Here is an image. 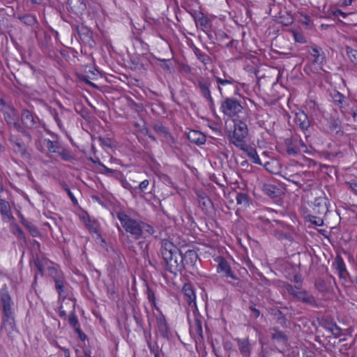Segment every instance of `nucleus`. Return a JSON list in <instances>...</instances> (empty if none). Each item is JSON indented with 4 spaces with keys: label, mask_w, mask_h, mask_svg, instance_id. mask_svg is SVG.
I'll list each match as a JSON object with an SVG mask.
<instances>
[{
    "label": "nucleus",
    "mask_w": 357,
    "mask_h": 357,
    "mask_svg": "<svg viewBox=\"0 0 357 357\" xmlns=\"http://www.w3.org/2000/svg\"><path fill=\"white\" fill-rule=\"evenodd\" d=\"M0 301L3 309L0 331L11 337L12 333L16 330V324L12 309L13 302L8 291L2 290L0 291Z\"/></svg>",
    "instance_id": "1"
},
{
    "label": "nucleus",
    "mask_w": 357,
    "mask_h": 357,
    "mask_svg": "<svg viewBox=\"0 0 357 357\" xmlns=\"http://www.w3.org/2000/svg\"><path fill=\"white\" fill-rule=\"evenodd\" d=\"M160 253L169 273L176 275L183 271L184 257L178 247H161Z\"/></svg>",
    "instance_id": "2"
},
{
    "label": "nucleus",
    "mask_w": 357,
    "mask_h": 357,
    "mask_svg": "<svg viewBox=\"0 0 357 357\" xmlns=\"http://www.w3.org/2000/svg\"><path fill=\"white\" fill-rule=\"evenodd\" d=\"M40 123V119L36 114L26 109H23L21 112L20 125L24 132H18L22 133L24 137H27L30 142H31L33 138L29 130L38 128Z\"/></svg>",
    "instance_id": "3"
},
{
    "label": "nucleus",
    "mask_w": 357,
    "mask_h": 357,
    "mask_svg": "<svg viewBox=\"0 0 357 357\" xmlns=\"http://www.w3.org/2000/svg\"><path fill=\"white\" fill-rule=\"evenodd\" d=\"M234 130L228 135L229 141L236 147L245 144V139L248 135V126L243 120L234 119Z\"/></svg>",
    "instance_id": "4"
},
{
    "label": "nucleus",
    "mask_w": 357,
    "mask_h": 357,
    "mask_svg": "<svg viewBox=\"0 0 357 357\" xmlns=\"http://www.w3.org/2000/svg\"><path fill=\"white\" fill-rule=\"evenodd\" d=\"M34 264L38 273L43 276L44 271L46 270L47 274L52 279H54L63 273L60 269L59 266L45 257H36L34 259Z\"/></svg>",
    "instance_id": "5"
},
{
    "label": "nucleus",
    "mask_w": 357,
    "mask_h": 357,
    "mask_svg": "<svg viewBox=\"0 0 357 357\" xmlns=\"http://www.w3.org/2000/svg\"><path fill=\"white\" fill-rule=\"evenodd\" d=\"M116 217L126 232L130 233L136 239L142 236L141 222L131 218L123 211L116 213Z\"/></svg>",
    "instance_id": "6"
},
{
    "label": "nucleus",
    "mask_w": 357,
    "mask_h": 357,
    "mask_svg": "<svg viewBox=\"0 0 357 357\" xmlns=\"http://www.w3.org/2000/svg\"><path fill=\"white\" fill-rule=\"evenodd\" d=\"M222 113L229 117H239L243 110L241 102L235 98H226L220 105Z\"/></svg>",
    "instance_id": "7"
},
{
    "label": "nucleus",
    "mask_w": 357,
    "mask_h": 357,
    "mask_svg": "<svg viewBox=\"0 0 357 357\" xmlns=\"http://www.w3.org/2000/svg\"><path fill=\"white\" fill-rule=\"evenodd\" d=\"M218 263L217 272L225 278L228 283L232 284V280H238L237 277L234 273L228 261L222 257H217L214 259ZM233 284H234L233 283Z\"/></svg>",
    "instance_id": "8"
},
{
    "label": "nucleus",
    "mask_w": 357,
    "mask_h": 357,
    "mask_svg": "<svg viewBox=\"0 0 357 357\" xmlns=\"http://www.w3.org/2000/svg\"><path fill=\"white\" fill-rule=\"evenodd\" d=\"M284 289L290 295L299 301L307 304H312L314 302V298L312 294L307 291L301 290L296 286L287 284L284 285Z\"/></svg>",
    "instance_id": "9"
},
{
    "label": "nucleus",
    "mask_w": 357,
    "mask_h": 357,
    "mask_svg": "<svg viewBox=\"0 0 357 357\" xmlns=\"http://www.w3.org/2000/svg\"><path fill=\"white\" fill-rule=\"evenodd\" d=\"M151 126L154 131L162 138V141L172 146L176 142L175 138L169 132V128L161 121L156 120L152 122Z\"/></svg>",
    "instance_id": "10"
},
{
    "label": "nucleus",
    "mask_w": 357,
    "mask_h": 357,
    "mask_svg": "<svg viewBox=\"0 0 357 357\" xmlns=\"http://www.w3.org/2000/svg\"><path fill=\"white\" fill-rule=\"evenodd\" d=\"M197 83L202 96L208 102L210 107H213L214 106V100L210 90L211 79L209 77H199L197 79Z\"/></svg>",
    "instance_id": "11"
},
{
    "label": "nucleus",
    "mask_w": 357,
    "mask_h": 357,
    "mask_svg": "<svg viewBox=\"0 0 357 357\" xmlns=\"http://www.w3.org/2000/svg\"><path fill=\"white\" fill-rule=\"evenodd\" d=\"M3 118L10 128H13L17 131H24L17 121L18 116L16 109L13 105H8L7 111L3 112Z\"/></svg>",
    "instance_id": "12"
},
{
    "label": "nucleus",
    "mask_w": 357,
    "mask_h": 357,
    "mask_svg": "<svg viewBox=\"0 0 357 357\" xmlns=\"http://www.w3.org/2000/svg\"><path fill=\"white\" fill-rule=\"evenodd\" d=\"M184 300L189 307L197 309V295L195 289L191 283H185L181 289Z\"/></svg>",
    "instance_id": "13"
},
{
    "label": "nucleus",
    "mask_w": 357,
    "mask_h": 357,
    "mask_svg": "<svg viewBox=\"0 0 357 357\" xmlns=\"http://www.w3.org/2000/svg\"><path fill=\"white\" fill-rule=\"evenodd\" d=\"M328 199L326 197H319L314 199L312 212L315 215L326 216L328 212Z\"/></svg>",
    "instance_id": "14"
},
{
    "label": "nucleus",
    "mask_w": 357,
    "mask_h": 357,
    "mask_svg": "<svg viewBox=\"0 0 357 357\" xmlns=\"http://www.w3.org/2000/svg\"><path fill=\"white\" fill-rule=\"evenodd\" d=\"M158 313V314L155 315V321L158 333L163 338L168 339L169 334V327L167 324L166 317L162 311Z\"/></svg>",
    "instance_id": "15"
},
{
    "label": "nucleus",
    "mask_w": 357,
    "mask_h": 357,
    "mask_svg": "<svg viewBox=\"0 0 357 357\" xmlns=\"http://www.w3.org/2000/svg\"><path fill=\"white\" fill-rule=\"evenodd\" d=\"M215 78L218 84V90L221 97H224L222 86H227V89L234 90L235 94L238 93L239 89L237 85V82H236L233 78L230 77L229 79H222L219 77H215Z\"/></svg>",
    "instance_id": "16"
},
{
    "label": "nucleus",
    "mask_w": 357,
    "mask_h": 357,
    "mask_svg": "<svg viewBox=\"0 0 357 357\" xmlns=\"http://www.w3.org/2000/svg\"><path fill=\"white\" fill-rule=\"evenodd\" d=\"M67 9L75 15L80 16L86 10V5L84 0H68Z\"/></svg>",
    "instance_id": "17"
},
{
    "label": "nucleus",
    "mask_w": 357,
    "mask_h": 357,
    "mask_svg": "<svg viewBox=\"0 0 357 357\" xmlns=\"http://www.w3.org/2000/svg\"><path fill=\"white\" fill-rule=\"evenodd\" d=\"M299 143H301V140L291 137L286 138L284 141V144L287 153L290 156L298 155L301 153Z\"/></svg>",
    "instance_id": "18"
},
{
    "label": "nucleus",
    "mask_w": 357,
    "mask_h": 357,
    "mask_svg": "<svg viewBox=\"0 0 357 357\" xmlns=\"http://www.w3.org/2000/svg\"><path fill=\"white\" fill-rule=\"evenodd\" d=\"M271 340L277 344L287 347L288 344V337L285 332L280 330L277 327H273L270 329Z\"/></svg>",
    "instance_id": "19"
},
{
    "label": "nucleus",
    "mask_w": 357,
    "mask_h": 357,
    "mask_svg": "<svg viewBox=\"0 0 357 357\" xmlns=\"http://www.w3.org/2000/svg\"><path fill=\"white\" fill-rule=\"evenodd\" d=\"M261 191L264 195L271 199L280 197L282 195V190L278 186L269 183H263L261 187Z\"/></svg>",
    "instance_id": "20"
},
{
    "label": "nucleus",
    "mask_w": 357,
    "mask_h": 357,
    "mask_svg": "<svg viewBox=\"0 0 357 357\" xmlns=\"http://www.w3.org/2000/svg\"><path fill=\"white\" fill-rule=\"evenodd\" d=\"M237 344L240 354L244 357H250L251 355V345L249 338H239L234 339Z\"/></svg>",
    "instance_id": "21"
},
{
    "label": "nucleus",
    "mask_w": 357,
    "mask_h": 357,
    "mask_svg": "<svg viewBox=\"0 0 357 357\" xmlns=\"http://www.w3.org/2000/svg\"><path fill=\"white\" fill-rule=\"evenodd\" d=\"M321 325L329 331L335 337H339L342 335V329L333 321L323 319Z\"/></svg>",
    "instance_id": "22"
},
{
    "label": "nucleus",
    "mask_w": 357,
    "mask_h": 357,
    "mask_svg": "<svg viewBox=\"0 0 357 357\" xmlns=\"http://www.w3.org/2000/svg\"><path fill=\"white\" fill-rule=\"evenodd\" d=\"M188 140L197 145H202L205 144L206 138V135L200 131L191 130L187 136Z\"/></svg>",
    "instance_id": "23"
},
{
    "label": "nucleus",
    "mask_w": 357,
    "mask_h": 357,
    "mask_svg": "<svg viewBox=\"0 0 357 357\" xmlns=\"http://www.w3.org/2000/svg\"><path fill=\"white\" fill-rule=\"evenodd\" d=\"M0 213L4 222H8L14 218L9 202L2 199H0Z\"/></svg>",
    "instance_id": "24"
},
{
    "label": "nucleus",
    "mask_w": 357,
    "mask_h": 357,
    "mask_svg": "<svg viewBox=\"0 0 357 357\" xmlns=\"http://www.w3.org/2000/svg\"><path fill=\"white\" fill-rule=\"evenodd\" d=\"M190 332L194 338H197L199 340H203L202 324L199 319H195L194 323L190 326Z\"/></svg>",
    "instance_id": "25"
},
{
    "label": "nucleus",
    "mask_w": 357,
    "mask_h": 357,
    "mask_svg": "<svg viewBox=\"0 0 357 357\" xmlns=\"http://www.w3.org/2000/svg\"><path fill=\"white\" fill-rule=\"evenodd\" d=\"M241 150L243 151L246 153L247 155L249 157L252 162L257 165H262L259 155L257 153V151L255 148L248 146L246 144L242 146L241 147H238Z\"/></svg>",
    "instance_id": "26"
},
{
    "label": "nucleus",
    "mask_w": 357,
    "mask_h": 357,
    "mask_svg": "<svg viewBox=\"0 0 357 357\" xmlns=\"http://www.w3.org/2000/svg\"><path fill=\"white\" fill-rule=\"evenodd\" d=\"M192 15L195 21L199 23L204 31L206 32L210 30L211 21L208 17H205L202 13H199V14L195 13V14Z\"/></svg>",
    "instance_id": "27"
},
{
    "label": "nucleus",
    "mask_w": 357,
    "mask_h": 357,
    "mask_svg": "<svg viewBox=\"0 0 357 357\" xmlns=\"http://www.w3.org/2000/svg\"><path fill=\"white\" fill-rule=\"evenodd\" d=\"M295 122L303 130H307L310 125L307 115L303 111L296 114Z\"/></svg>",
    "instance_id": "28"
},
{
    "label": "nucleus",
    "mask_w": 357,
    "mask_h": 357,
    "mask_svg": "<svg viewBox=\"0 0 357 357\" xmlns=\"http://www.w3.org/2000/svg\"><path fill=\"white\" fill-rule=\"evenodd\" d=\"M327 126L331 133H338L342 131V123L339 118L331 116L327 120Z\"/></svg>",
    "instance_id": "29"
},
{
    "label": "nucleus",
    "mask_w": 357,
    "mask_h": 357,
    "mask_svg": "<svg viewBox=\"0 0 357 357\" xmlns=\"http://www.w3.org/2000/svg\"><path fill=\"white\" fill-rule=\"evenodd\" d=\"M17 18L27 26H33L38 24L36 17L32 14L18 15Z\"/></svg>",
    "instance_id": "30"
},
{
    "label": "nucleus",
    "mask_w": 357,
    "mask_h": 357,
    "mask_svg": "<svg viewBox=\"0 0 357 357\" xmlns=\"http://www.w3.org/2000/svg\"><path fill=\"white\" fill-rule=\"evenodd\" d=\"M37 138L35 139V146L36 149L41 153H43L45 152V145H47V141L48 139H44L43 135L41 131L37 130Z\"/></svg>",
    "instance_id": "31"
},
{
    "label": "nucleus",
    "mask_w": 357,
    "mask_h": 357,
    "mask_svg": "<svg viewBox=\"0 0 357 357\" xmlns=\"http://www.w3.org/2000/svg\"><path fill=\"white\" fill-rule=\"evenodd\" d=\"M332 98L334 104L337 106L342 110V112H343L342 109L346 105L347 98L343 94L337 91H335L332 94Z\"/></svg>",
    "instance_id": "32"
},
{
    "label": "nucleus",
    "mask_w": 357,
    "mask_h": 357,
    "mask_svg": "<svg viewBox=\"0 0 357 357\" xmlns=\"http://www.w3.org/2000/svg\"><path fill=\"white\" fill-rule=\"evenodd\" d=\"M10 141L15 146L16 152L20 153L22 155L27 153V149L22 139L15 137Z\"/></svg>",
    "instance_id": "33"
},
{
    "label": "nucleus",
    "mask_w": 357,
    "mask_h": 357,
    "mask_svg": "<svg viewBox=\"0 0 357 357\" xmlns=\"http://www.w3.org/2000/svg\"><path fill=\"white\" fill-rule=\"evenodd\" d=\"M191 48L196 55L198 60H199L204 65H207L211 61V58L208 55L202 52L199 48H197L194 44L191 45Z\"/></svg>",
    "instance_id": "34"
},
{
    "label": "nucleus",
    "mask_w": 357,
    "mask_h": 357,
    "mask_svg": "<svg viewBox=\"0 0 357 357\" xmlns=\"http://www.w3.org/2000/svg\"><path fill=\"white\" fill-rule=\"evenodd\" d=\"M326 216H321L315 214H307L305 216L306 222H309L315 226H322L324 225V218Z\"/></svg>",
    "instance_id": "35"
},
{
    "label": "nucleus",
    "mask_w": 357,
    "mask_h": 357,
    "mask_svg": "<svg viewBox=\"0 0 357 357\" xmlns=\"http://www.w3.org/2000/svg\"><path fill=\"white\" fill-rule=\"evenodd\" d=\"M146 297H147V299H148L149 303L151 304V307L153 309H155V310H157L158 312H160L161 310L158 306L157 303H156V298H155V292L149 287H148L146 289Z\"/></svg>",
    "instance_id": "36"
},
{
    "label": "nucleus",
    "mask_w": 357,
    "mask_h": 357,
    "mask_svg": "<svg viewBox=\"0 0 357 357\" xmlns=\"http://www.w3.org/2000/svg\"><path fill=\"white\" fill-rule=\"evenodd\" d=\"M55 283V289L59 296H61L64 292L65 287V279L64 274L60 275V276L53 279Z\"/></svg>",
    "instance_id": "37"
},
{
    "label": "nucleus",
    "mask_w": 357,
    "mask_h": 357,
    "mask_svg": "<svg viewBox=\"0 0 357 357\" xmlns=\"http://www.w3.org/2000/svg\"><path fill=\"white\" fill-rule=\"evenodd\" d=\"M62 145L58 140H50L48 139L47 141V149L48 152L51 153H59V149H61V147Z\"/></svg>",
    "instance_id": "38"
},
{
    "label": "nucleus",
    "mask_w": 357,
    "mask_h": 357,
    "mask_svg": "<svg viewBox=\"0 0 357 357\" xmlns=\"http://www.w3.org/2000/svg\"><path fill=\"white\" fill-rule=\"evenodd\" d=\"M317 289L322 293L328 292L331 288L330 284L321 278H319L315 281L314 283Z\"/></svg>",
    "instance_id": "39"
},
{
    "label": "nucleus",
    "mask_w": 357,
    "mask_h": 357,
    "mask_svg": "<svg viewBox=\"0 0 357 357\" xmlns=\"http://www.w3.org/2000/svg\"><path fill=\"white\" fill-rule=\"evenodd\" d=\"M100 167L102 168L99 172L100 174L110 175L116 179H119V176H121V172L120 171L109 169L103 163Z\"/></svg>",
    "instance_id": "40"
},
{
    "label": "nucleus",
    "mask_w": 357,
    "mask_h": 357,
    "mask_svg": "<svg viewBox=\"0 0 357 357\" xmlns=\"http://www.w3.org/2000/svg\"><path fill=\"white\" fill-rule=\"evenodd\" d=\"M335 266L339 276L340 278L344 277V275L347 273V268L343 259L341 258H337L335 260Z\"/></svg>",
    "instance_id": "41"
},
{
    "label": "nucleus",
    "mask_w": 357,
    "mask_h": 357,
    "mask_svg": "<svg viewBox=\"0 0 357 357\" xmlns=\"http://www.w3.org/2000/svg\"><path fill=\"white\" fill-rule=\"evenodd\" d=\"M57 155L64 161L70 162L74 160V156L71 152L63 146L61 147Z\"/></svg>",
    "instance_id": "42"
},
{
    "label": "nucleus",
    "mask_w": 357,
    "mask_h": 357,
    "mask_svg": "<svg viewBox=\"0 0 357 357\" xmlns=\"http://www.w3.org/2000/svg\"><path fill=\"white\" fill-rule=\"evenodd\" d=\"M346 53L350 61L354 65L357 66V50H354L349 46H346Z\"/></svg>",
    "instance_id": "43"
},
{
    "label": "nucleus",
    "mask_w": 357,
    "mask_h": 357,
    "mask_svg": "<svg viewBox=\"0 0 357 357\" xmlns=\"http://www.w3.org/2000/svg\"><path fill=\"white\" fill-rule=\"evenodd\" d=\"M147 346L150 352L154 356V357H161L160 349L156 342H151V341H147Z\"/></svg>",
    "instance_id": "44"
},
{
    "label": "nucleus",
    "mask_w": 357,
    "mask_h": 357,
    "mask_svg": "<svg viewBox=\"0 0 357 357\" xmlns=\"http://www.w3.org/2000/svg\"><path fill=\"white\" fill-rule=\"evenodd\" d=\"M236 199L238 204H243L245 206L249 205L250 197L247 193H238Z\"/></svg>",
    "instance_id": "45"
},
{
    "label": "nucleus",
    "mask_w": 357,
    "mask_h": 357,
    "mask_svg": "<svg viewBox=\"0 0 357 357\" xmlns=\"http://www.w3.org/2000/svg\"><path fill=\"white\" fill-rule=\"evenodd\" d=\"M59 185L67 192L68 195L70 198L71 201L74 204H77V201L76 198L75 197L74 195L71 192L70 189L69 188L68 185L64 181H59Z\"/></svg>",
    "instance_id": "46"
},
{
    "label": "nucleus",
    "mask_w": 357,
    "mask_h": 357,
    "mask_svg": "<svg viewBox=\"0 0 357 357\" xmlns=\"http://www.w3.org/2000/svg\"><path fill=\"white\" fill-rule=\"evenodd\" d=\"M128 105L132 109L137 113L142 112L144 109L142 104L137 103L131 98L128 100Z\"/></svg>",
    "instance_id": "47"
},
{
    "label": "nucleus",
    "mask_w": 357,
    "mask_h": 357,
    "mask_svg": "<svg viewBox=\"0 0 357 357\" xmlns=\"http://www.w3.org/2000/svg\"><path fill=\"white\" fill-rule=\"evenodd\" d=\"M25 227L32 236L38 237L40 236V232L38 229L31 222H29Z\"/></svg>",
    "instance_id": "48"
},
{
    "label": "nucleus",
    "mask_w": 357,
    "mask_h": 357,
    "mask_svg": "<svg viewBox=\"0 0 357 357\" xmlns=\"http://www.w3.org/2000/svg\"><path fill=\"white\" fill-rule=\"evenodd\" d=\"M141 230H142V236L144 234H148L149 235H152L154 234L155 230L152 226L148 225L144 222H141Z\"/></svg>",
    "instance_id": "49"
},
{
    "label": "nucleus",
    "mask_w": 357,
    "mask_h": 357,
    "mask_svg": "<svg viewBox=\"0 0 357 357\" xmlns=\"http://www.w3.org/2000/svg\"><path fill=\"white\" fill-rule=\"evenodd\" d=\"M303 357H316V353L314 351V345L312 348L304 347L302 349Z\"/></svg>",
    "instance_id": "50"
},
{
    "label": "nucleus",
    "mask_w": 357,
    "mask_h": 357,
    "mask_svg": "<svg viewBox=\"0 0 357 357\" xmlns=\"http://www.w3.org/2000/svg\"><path fill=\"white\" fill-rule=\"evenodd\" d=\"M161 62L160 67L165 71L171 72L172 67L171 66L172 62L170 59H158Z\"/></svg>",
    "instance_id": "51"
},
{
    "label": "nucleus",
    "mask_w": 357,
    "mask_h": 357,
    "mask_svg": "<svg viewBox=\"0 0 357 357\" xmlns=\"http://www.w3.org/2000/svg\"><path fill=\"white\" fill-rule=\"evenodd\" d=\"M184 260L187 258H189L190 259L191 262L196 261L197 259V254L195 250H185V253L183 255Z\"/></svg>",
    "instance_id": "52"
},
{
    "label": "nucleus",
    "mask_w": 357,
    "mask_h": 357,
    "mask_svg": "<svg viewBox=\"0 0 357 357\" xmlns=\"http://www.w3.org/2000/svg\"><path fill=\"white\" fill-rule=\"evenodd\" d=\"M68 322L69 324L74 328L76 327L77 325H78V319L75 314L74 310H73V312H71V313L69 315Z\"/></svg>",
    "instance_id": "53"
},
{
    "label": "nucleus",
    "mask_w": 357,
    "mask_h": 357,
    "mask_svg": "<svg viewBox=\"0 0 357 357\" xmlns=\"http://www.w3.org/2000/svg\"><path fill=\"white\" fill-rule=\"evenodd\" d=\"M321 51V48H320L317 46H314L311 48V50L310 51V54H311V56L314 57V59H315L314 61L317 62L318 61V59L320 56Z\"/></svg>",
    "instance_id": "54"
},
{
    "label": "nucleus",
    "mask_w": 357,
    "mask_h": 357,
    "mask_svg": "<svg viewBox=\"0 0 357 357\" xmlns=\"http://www.w3.org/2000/svg\"><path fill=\"white\" fill-rule=\"evenodd\" d=\"M118 180L121 182V183L122 186H123L124 188H126V189H127V190H132V189H133V188H132V185H130V183L126 181V178L123 176V174H122V173H121V176H119V178Z\"/></svg>",
    "instance_id": "55"
},
{
    "label": "nucleus",
    "mask_w": 357,
    "mask_h": 357,
    "mask_svg": "<svg viewBox=\"0 0 357 357\" xmlns=\"http://www.w3.org/2000/svg\"><path fill=\"white\" fill-rule=\"evenodd\" d=\"M346 184L349 186L351 190L357 195V180L352 179L351 181L346 182Z\"/></svg>",
    "instance_id": "56"
},
{
    "label": "nucleus",
    "mask_w": 357,
    "mask_h": 357,
    "mask_svg": "<svg viewBox=\"0 0 357 357\" xmlns=\"http://www.w3.org/2000/svg\"><path fill=\"white\" fill-rule=\"evenodd\" d=\"M149 184V180H144L142 181L137 187H135V189H139L140 191L144 192L148 187Z\"/></svg>",
    "instance_id": "57"
},
{
    "label": "nucleus",
    "mask_w": 357,
    "mask_h": 357,
    "mask_svg": "<svg viewBox=\"0 0 357 357\" xmlns=\"http://www.w3.org/2000/svg\"><path fill=\"white\" fill-rule=\"evenodd\" d=\"M144 133L145 135L148 136V137L151 139L152 141H156V137L151 132V130L149 128H144Z\"/></svg>",
    "instance_id": "58"
},
{
    "label": "nucleus",
    "mask_w": 357,
    "mask_h": 357,
    "mask_svg": "<svg viewBox=\"0 0 357 357\" xmlns=\"http://www.w3.org/2000/svg\"><path fill=\"white\" fill-rule=\"evenodd\" d=\"M134 319L138 327L143 328V320L140 316L134 315Z\"/></svg>",
    "instance_id": "59"
},
{
    "label": "nucleus",
    "mask_w": 357,
    "mask_h": 357,
    "mask_svg": "<svg viewBox=\"0 0 357 357\" xmlns=\"http://www.w3.org/2000/svg\"><path fill=\"white\" fill-rule=\"evenodd\" d=\"M349 114L352 116L355 121H357V105L352 107Z\"/></svg>",
    "instance_id": "60"
},
{
    "label": "nucleus",
    "mask_w": 357,
    "mask_h": 357,
    "mask_svg": "<svg viewBox=\"0 0 357 357\" xmlns=\"http://www.w3.org/2000/svg\"><path fill=\"white\" fill-rule=\"evenodd\" d=\"M249 308H250V311L253 312V314H254V317H255L256 319H257V318H258V317H259V315H260V312H259V310L258 309H257V308L255 307V305H250V306L249 307Z\"/></svg>",
    "instance_id": "61"
},
{
    "label": "nucleus",
    "mask_w": 357,
    "mask_h": 357,
    "mask_svg": "<svg viewBox=\"0 0 357 357\" xmlns=\"http://www.w3.org/2000/svg\"><path fill=\"white\" fill-rule=\"evenodd\" d=\"M80 79L86 83L88 85L93 86V88H98L95 84L88 79L86 75H82V77H80Z\"/></svg>",
    "instance_id": "62"
},
{
    "label": "nucleus",
    "mask_w": 357,
    "mask_h": 357,
    "mask_svg": "<svg viewBox=\"0 0 357 357\" xmlns=\"http://www.w3.org/2000/svg\"><path fill=\"white\" fill-rule=\"evenodd\" d=\"M18 238H24V233L22 231V228H20L19 226H16V233H15Z\"/></svg>",
    "instance_id": "63"
},
{
    "label": "nucleus",
    "mask_w": 357,
    "mask_h": 357,
    "mask_svg": "<svg viewBox=\"0 0 357 357\" xmlns=\"http://www.w3.org/2000/svg\"><path fill=\"white\" fill-rule=\"evenodd\" d=\"M351 13H346L344 12H342L340 9H337L333 12L334 15H341L343 18H345L348 15H350Z\"/></svg>",
    "instance_id": "64"
}]
</instances>
